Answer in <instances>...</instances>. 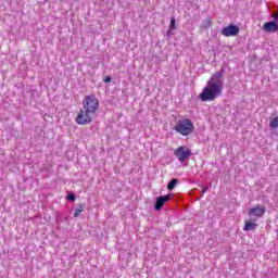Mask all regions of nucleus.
<instances>
[{"instance_id":"f257e3e1","label":"nucleus","mask_w":278,"mask_h":278,"mask_svg":"<svg viewBox=\"0 0 278 278\" xmlns=\"http://www.w3.org/2000/svg\"><path fill=\"white\" fill-rule=\"evenodd\" d=\"M97 112H99V98L94 94L85 96L83 109L75 118L77 125H90Z\"/></svg>"},{"instance_id":"f03ea898","label":"nucleus","mask_w":278,"mask_h":278,"mask_svg":"<svg viewBox=\"0 0 278 278\" xmlns=\"http://www.w3.org/2000/svg\"><path fill=\"white\" fill-rule=\"evenodd\" d=\"M223 72L215 73L208 80L206 87L200 93L201 101H216L223 94Z\"/></svg>"},{"instance_id":"7ed1b4c3","label":"nucleus","mask_w":278,"mask_h":278,"mask_svg":"<svg viewBox=\"0 0 278 278\" xmlns=\"http://www.w3.org/2000/svg\"><path fill=\"white\" fill-rule=\"evenodd\" d=\"M174 130L180 136H192L194 134V123L188 117H179L175 122Z\"/></svg>"},{"instance_id":"20e7f679","label":"nucleus","mask_w":278,"mask_h":278,"mask_svg":"<svg viewBox=\"0 0 278 278\" xmlns=\"http://www.w3.org/2000/svg\"><path fill=\"white\" fill-rule=\"evenodd\" d=\"M174 155H176L178 162H186L192 155V151L186 146H180L175 150Z\"/></svg>"},{"instance_id":"39448f33","label":"nucleus","mask_w":278,"mask_h":278,"mask_svg":"<svg viewBox=\"0 0 278 278\" xmlns=\"http://www.w3.org/2000/svg\"><path fill=\"white\" fill-rule=\"evenodd\" d=\"M222 34L226 38H229L231 36H238L240 34V27L236 25H228L222 29Z\"/></svg>"},{"instance_id":"423d86ee","label":"nucleus","mask_w":278,"mask_h":278,"mask_svg":"<svg viewBox=\"0 0 278 278\" xmlns=\"http://www.w3.org/2000/svg\"><path fill=\"white\" fill-rule=\"evenodd\" d=\"M249 216H256L257 218H262L264 214H266V206L265 205H256L249 210Z\"/></svg>"},{"instance_id":"0eeeda50","label":"nucleus","mask_w":278,"mask_h":278,"mask_svg":"<svg viewBox=\"0 0 278 278\" xmlns=\"http://www.w3.org/2000/svg\"><path fill=\"white\" fill-rule=\"evenodd\" d=\"M170 199H173V195L170 194H167L165 197H159L156 198V201H155V210L156 211H160L164 207V203L170 201Z\"/></svg>"},{"instance_id":"6e6552de","label":"nucleus","mask_w":278,"mask_h":278,"mask_svg":"<svg viewBox=\"0 0 278 278\" xmlns=\"http://www.w3.org/2000/svg\"><path fill=\"white\" fill-rule=\"evenodd\" d=\"M264 31H267V34H275L278 30V24L275 21L267 22L263 25Z\"/></svg>"},{"instance_id":"1a4fd4ad","label":"nucleus","mask_w":278,"mask_h":278,"mask_svg":"<svg viewBox=\"0 0 278 278\" xmlns=\"http://www.w3.org/2000/svg\"><path fill=\"white\" fill-rule=\"evenodd\" d=\"M257 229V223L253 220H245L243 231H255Z\"/></svg>"},{"instance_id":"9d476101","label":"nucleus","mask_w":278,"mask_h":278,"mask_svg":"<svg viewBox=\"0 0 278 278\" xmlns=\"http://www.w3.org/2000/svg\"><path fill=\"white\" fill-rule=\"evenodd\" d=\"M212 25H213L212 17H206L202 22V29H208V27H212Z\"/></svg>"},{"instance_id":"9b49d317","label":"nucleus","mask_w":278,"mask_h":278,"mask_svg":"<svg viewBox=\"0 0 278 278\" xmlns=\"http://www.w3.org/2000/svg\"><path fill=\"white\" fill-rule=\"evenodd\" d=\"M269 127H270V129H277L278 128V116L271 117L269 119Z\"/></svg>"},{"instance_id":"f8f14e48","label":"nucleus","mask_w":278,"mask_h":278,"mask_svg":"<svg viewBox=\"0 0 278 278\" xmlns=\"http://www.w3.org/2000/svg\"><path fill=\"white\" fill-rule=\"evenodd\" d=\"M86 210V203H83L79 205V207L74 212V218H79L80 212H84Z\"/></svg>"},{"instance_id":"ddd939ff","label":"nucleus","mask_w":278,"mask_h":278,"mask_svg":"<svg viewBox=\"0 0 278 278\" xmlns=\"http://www.w3.org/2000/svg\"><path fill=\"white\" fill-rule=\"evenodd\" d=\"M177 184H179V180H177V178L172 179L167 185V190H175Z\"/></svg>"},{"instance_id":"4468645a","label":"nucleus","mask_w":278,"mask_h":278,"mask_svg":"<svg viewBox=\"0 0 278 278\" xmlns=\"http://www.w3.org/2000/svg\"><path fill=\"white\" fill-rule=\"evenodd\" d=\"M175 24H176V20H175V17H172L170 24H169V29H175Z\"/></svg>"},{"instance_id":"2eb2a0df","label":"nucleus","mask_w":278,"mask_h":278,"mask_svg":"<svg viewBox=\"0 0 278 278\" xmlns=\"http://www.w3.org/2000/svg\"><path fill=\"white\" fill-rule=\"evenodd\" d=\"M67 200H68V201H75V194L70 193V194L67 195Z\"/></svg>"},{"instance_id":"dca6fc26","label":"nucleus","mask_w":278,"mask_h":278,"mask_svg":"<svg viewBox=\"0 0 278 278\" xmlns=\"http://www.w3.org/2000/svg\"><path fill=\"white\" fill-rule=\"evenodd\" d=\"M110 81H112V77L108 76V77L104 79V84H110Z\"/></svg>"},{"instance_id":"f3484780","label":"nucleus","mask_w":278,"mask_h":278,"mask_svg":"<svg viewBox=\"0 0 278 278\" xmlns=\"http://www.w3.org/2000/svg\"><path fill=\"white\" fill-rule=\"evenodd\" d=\"M207 192V187L202 188V194H205Z\"/></svg>"}]
</instances>
